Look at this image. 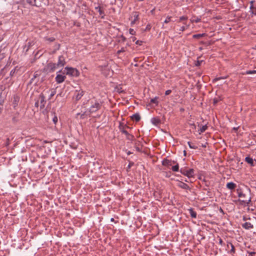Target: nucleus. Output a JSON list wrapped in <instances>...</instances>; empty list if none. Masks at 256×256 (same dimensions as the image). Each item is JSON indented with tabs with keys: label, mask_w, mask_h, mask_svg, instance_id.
<instances>
[{
	"label": "nucleus",
	"mask_w": 256,
	"mask_h": 256,
	"mask_svg": "<svg viewBox=\"0 0 256 256\" xmlns=\"http://www.w3.org/2000/svg\"><path fill=\"white\" fill-rule=\"evenodd\" d=\"M88 102L90 104V106L88 110L89 114L96 112L102 108V103L99 102V100L94 98L90 99Z\"/></svg>",
	"instance_id": "f257e3e1"
},
{
	"label": "nucleus",
	"mask_w": 256,
	"mask_h": 256,
	"mask_svg": "<svg viewBox=\"0 0 256 256\" xmlns=\"http://www.w3.org/2000/svg\"><path fill=\"white\" fill-rule=\"evenodd\" d=\"M26 70V66H16L14 67V68L10 72V75L12 77L16 76H20Z\"/></svg>",
	"instance_id": "f03ea898"
},
{
	"label": "nucleus",
	"mask_w": 256,
	"mask_h": 256,
	"mask_svg": "<svg viewBox=\"0 0 256 256\" xmlns=\"http://www.w3.org/2000/svg\"><path fill=\"white\" fill-rule=\"evenodd\" d=\"M57 68H58L57 66L56 63L50 62L44 68V71L47 73H51L54 72Z\"/></svg>",
	"instance_id": "7ed1b4c3"
},
{
	"label": "nucleus",
	"mask_w": 256,
	"mask_h": 256,
	"mask_svg": "<svg viewBox=\"0 0 256 256\" xmlns=\"http://www.w3.org/2000/svg\"><path fill=\"white\" fill-rule=\"evenodd\" d=\"M20 96L18 94H14L12 98V106L14 110H16L17 108L20 103Z\"/></svg>",
	"instance_id": "20e7f679"
},
{
	"label": "nucleus",
	"mask_w": 256,
	"mask_h": 256,
	"mask_svg": "<svg viewBox=\"0 0 256 256\" xmlns=\"http://www.w3.org/2000/svg\"><path fill=\"white\" fill-rule=\"evenodd\" d=\"M65 70H66V74L72 76H80L79 71L76 68L66 66L65 68Z\"/></svg>",
	"instance_id": "39448f33"
},
{
	"label": "nucleus",
	"mask_w": 256,
	"mask_h": 256,
	"mask_svg": "<svg viewBox=\"0 0 256 256\" xmlns=\"http://www.w3.org/2000/svg\"><path fill=\"white\" fill-rule=\"evenodd\" d=\"M194 170L193 168H190L186 170V168H180V172L184 176H187L188 178H193L194 176Z\"/></svg>",
	"instance_id": "423d86ee"
},
{
	"label": "nucleus",
	"mask_w": 256,
	"mask_h": 256,
	"mask_svg": "<svg viewBox=\"0 0 256 256\" xmlns=\"http://www.w3.org/2000/svg\"><path fill=\"white\" fill-rule=\"evenodd\" d=\"M41 74V71L37 70L35 72L33 78L30 79L29 82V84H31L34 83L35 86H38V82L39 80L38 79H37V78L39 77Z\"/></svg>",
	"instance_id": "0eeeda50"
},
{
	"label": "nucleus",
	"mask_w": 256,
	"mask_h": 256,
	"mask_svg": "<svg viewBox=\"0 0 256 256\" xmlns=\"http://www.w3.org/2000/svg\"><path fill=\"white\" fill-rule=\"evenodd\" d=\"M96 10H97L99 13L100 17L101 19H104L106 16L104 12L105 8L104 6L98 4V6L94 8Z\"/></svg>",
	"instance_id": "6e6552de"
},
{
	"label": "nucleus",
	"mask_w": 256,
	"mask_h": 256,
	"mask_svg": "<svg viewBox=\"0 0 256 256\" xmlns=\"http://www.w3.org/2000/svg\"><path fill=\"white\" fill-rule=\"evenodd\" d=\"M36 43V40L35 39L30 40L27 44H26L24 46H23V51L25 52V54H26L28 50L32 46H34Z\"/></svg>",
	"instance_id": "1a4fd4ad"
},
{
	"label": "nucleus",
	"mask_w": 256,
	"mask_h": 256,
	"mask_svg": "<svg viewBox=\"0 0 256 256\" xmlns=\"http://www.w3.org/2000/svg\"><path fill=\"white\" fill-rule=\"evenodd\" d=\"M21 119L20 113L18 112H14L12 114V120L13 124H16Z\"/></svg>",
	"instance_id": "9d476101"
},
{
	"label": "nucleus",
	"mask_w": 256,
	"mask_h": 256,
	"mask_svg": "<svg viewBox=\"0 0 256 256\" xmlns=\"http://www.w3.org/2000/svg\"><path fill=\"white\" fill-rule=\"evenodd\" d=\"M84 91L82 89H80L79 90H76L74 92V96L76 100H79L84 95Z\"/></svg>",
	"instance_id": "9b49d317"
},
{
	"label": "nucleus",
	"mask_w": 256,
	"mask_h": 256,
	"mask_svg": "<svg viewBox=\"0 0 256 256\" xmlns=\"http://www.w3.org/2000/svg\"><path fill=\"white\" fill-rule=\"evenodd\" d=\"M244 161L250 164V166H256V160L253 159L250 156L245 158Z\"/></svg>",
	"instance_id": "f8f14e48"
},
{
	"label": "nucleus",
	"mask_w": 256,
	"mask_h": 256,
	"mask_svg": "<svg viewBox=\"0 0 256 256\" xmlns=\"http://www.w3.org/2000/svg\"><path fill=\"white\" fill-rule=\"evenodd\" d=\"M176 181L178 182V183L177 184V186L178 188H180L184 189V190H191V188L186 184L184 182H182V180H176Z\"/></svg>",
	"instance_id": "ddd939ff"
},
{
	"label": "nucleus",
	"mask_w": 256,
	"mask_h": 256,
	"mask_svg": "<svg viewBox=\"0 0 256 256\" xmlns=\"http://www.w3.org/2000/svg\"><path fill=\"white\" fill-rule=\"evenodd\" d=\"M58 68L64 66L66 64L65 58L64 56L61 55L58 56V60L57 63H56Z\"/></svg>",
	"instance_id": "4468645a"
},
{
	"label": "nucleus",
	"mask_w": 256,
	"mask_h": 256,
	"mask_svg": "<svg viewBox=\"0 0 256 256\" xmlns=\"http://www.w3.org/2000/svg\"><path fill=\"white\" fill-rule=\"evenodd\" d=\"M134 147L136 149V150L138 152H142L143 144L140 141L134 140Z\"/></svg>",
	"instance_id": "2eb2a0df"
},
{
	"label": "nucleus",
	"mask_w": 256,
	"mask_h": 256,
	"mask_svg": "<svg viewBox=\"0 0 256 256\" xmlns=\"http://www.w3.org/2000/svg\"><path fill=\"white\" fill-rule=\"evenodd\" d=\"M39 98L40 100V109H42L44 108L45 104H46V100L45 96H44L43 93H41L40 95L39 96Z\"/></svg>",
	"instance_id": "dca6fc26"
},
{
	"label": "nucleus",
	"mask_w": 256,
	"mask_h": 256,
	"mask_svg": "<svg viewBox=\"0 0 256 256\" xmlns=\"http://www.w3.org/2000/svg\"><path fill=\"white\" fill-rule=\"evenodd\" d=\"M132 16L134 17V19L131 21V25L135 24L137 21L139 20L140 16V12H134L132 14Z\"/></svg>",
	"instance_id": "f3484780"
},
{
	"label": "nucleus",
	"mask_w": 256,
	"mask_h": 256,
	"mask_svg": "<svg viewBox=\"0 0 256 256\" xmlns=\"http://www.w3.org/2000/svg\"><path fill=\"white\" fill-rule=\"evenodd\" d=\"M37 7H42V6H48L49 5V0H36Z\"/></svg>",
	"instance_id": "a211bd4d"
},
{
	"label": "nucleus",
	"mask_w": 256,
	"mask_h": 256,
	"mask_svg": "<svg viewBox=\"0 0 256 256\" xmlns=\"http://www.w3.org/2000/svg\"><path fill=\"white\" fill-rule=\"evenodd\" d=\"M226 247L228 248H230V250L228 252L234 256V254L236 253V248L234 244L230 242H228Z\"/></svg>",
	"instance_id": "6ab92c4d"
},
{
	"label": "nucleus",
	"mask_w": 256,
	"mask_h": 256,
	"mask_svg": "<svg viewBox=\"0 0 256 256\" xmlns=\"http://www.w3.org/2000/svg\"><path fill=\"white\" fill-rule=\"evenodd\" d=\"M66 78V76L58 74L56 77V81L58 84H60L64 81Z\"/></svg>",
	"instance_id": "aec40b11"
},
{
	"label": "nucleus",
	"mask_w": 256,
	"mask_h": 256,
	"mask_svg": "<svg viewBox=\"0 0 256 256\" xmlns=\"http://www.w3.org/2000/svg\"><path fill=\"white\" fill-rule=\"evenodd\" d=\"M188 20V17L186 16H180L179 19L176 22H182V24L184 25H186Z\"/></svg>",
	"instance_id": "412c9836"
},
{
	"label": "nucleus",
	"mask_w": 256,
	"mask_h": 256,
	"mask_svg": "<svg viewBox=\"0 0 256 256\" xmlns=\"http://www.w3.org/2000/svg\"><path fill=\"white\" fill-rule=\"evenodd\" d=\"M162 163L163 166L168 167L172 165V160L166 158L163 160Z\"/></svg>",
	"instance_id": "4be33fe9"
},
{
	"label": "nucleus",
	"mask_w": 256,
	"mask_h": 256,
	"mask_svg": "<svg viewBox=\"0 0 256 256\" xmlns=\"http://www.w3.org/2000/svg\"><path fill=\"white\" fill-rule=\"evenodd\" d=\"M226 187L228 189L230 190H234L236 187V184L233 182H228Z\"/></svg>",
	"instance_id": "5701e85b"
},
{
	"label": "nucleus",
	"mask_w": 256,
	"mask_h": 256,
	"mask_svg": "<svg viewBox=\"0 0 256 256\" xmlns=\"http://www.w3.org/2000/svg\"><path fill=\"white\" fill-rule=\"evenodd\" d=\"M242 227L246 230H250L254 228V226L249 222H246L242 224Z\"/></svg>",
	"instance_id": "b1692460"
},
{
	"label": "nucleus",
	"mask_w": 256,
	"mask_h": 256,
	"mask_svg": "<svg viewBox=\"0 0 256 256\" xmlns=\"http://www.w3.org/2000/svg\"><path fill=\"white\" fill-rule=\"evenodd\" d=\"M151 122L155 126H158L160 124V120L158 117H154L151 119Z\"/></svg>",
	"instance_id": "393cba45"
},
{
	"label": "nucleus",
	"mask_w": 256,
	"mask_h": 256,
	"mask_svg": "<svg viewBox=\"0 0 256 256\" xmlns=\"http://www.w3.org/2000/svg\"><path fill=\"white\" fill-rule=\"evenodd\" d=\"M236 192L239 198H246V195L245 194H244L242 190L239 187L236 189Z\"/></svg>",
	"instance_id": "a878e982"
},
{
	"label": "nucleus",
	"mask_w": 256,
	"mask_h": 256,
	"mask_svg": "<svg viewBox=\"0 0 256 256\" xmlns=\"http://www.w3.org/2000/svg\"><path fill=\"white\" fill-rule=\"evenodd\" d=\"M118 128L122 132V130H126L125 129L126 128H130V126H128L127 124H124L122 122H120L118 126Z\"/></svg>",
	"instance_id": "bb28decb"
},
{
	"label": "nucleus",
	"mask_w": 256,
	"mask_h": 256,
	"mask_svg": "<svg viewBox=\"0 0 256 256\" xmlns=\"http://www.w3.org/2000/svg\"><path fill=\"white\" fill-rule=\"evenodd\" d=\"M131 118L133 120H135L136 122H138L140 120V116L138 113L134 114L132 116Z\"/></svg>",
	"instance_id": "cd10ccee"
},
{
	"label": "nucleus",
	"mask_w": 256,
	"mask_h": 256,
	"mask_svg": "<svg viewBox=\"0 0 256 256\" xmlns=\"http://www.w3.org/2000/svg\"><path fill=\"white\" fill-rule=\"evenodd\" d=\"M251 200H252V198H251V197H250L248 198V200H241L240 199H238V201L240 202V204H244V205L248 206V204H250V202H251Z\"/></svg>",
	"instance_id": "c85d7f7f"
},
{
	"label": "nucleus",
	"mask_w": 256,
	"mask_h": 256,
	"mask_svg": "<svg viewBox=\"0 0 256 256\" xmlns=\"http://www.w3.org/2000/svg\"><path fill=\"white\" fill-rule=\"evenodd\" d=\"M189 211L190 214L192 218H196L197 214L196 212L194 210L193 208H190L188 210Z\"/></svg>",
	"instance_id": "c756f323"
},
{
	"label": "nucleus",
	"mask_w": 256,
	"mask_h": 256,
	"mask_svg": "<svg viewBox=\"0 0 256 256\" xmlns=\"http://www.w3.org/2000/svg\"><path fill=\"white\" fill-rule=\"evenodd\" d=\"M207 36L206 33L194 34L192 36V38L195 39H200L201 38Z\"/></svg>",
	"instance_id": "7c9ffc66"
},
{
	"label": "nucleus",
	"mask_w": 256,
	"mask_h": 256,
	"mask_svg": "<svg viewBox=\"0 0 256 256\" xmlns=\"http://www.w3.org/2000/svg\"><path fill=\"white\" fill-rule=\"evenodd\" d=\"M26 2L30 6L37 7L36 0H26Z\"/></svg>",
	"instance_id": "2f4dec72"
},
{
	"label": "nucleus",
	"mask_w": 256,
	"mask_h": 256,
	"mask_svg": "<svg viewBox=\"0 0 256 256\" xmlns=\"http://www.w3.org/2000/svg\"><path fill=\"white\" fill-rule=\"evenodd\" d=\"M5 57V54L4 53L0 54V67L2 66V63H4L6 62V60H4Z\"/></svg>",
	"instance_id": "473e14b6"
},
{
	"label": "nucleus",
	"mask_w": 256,
	"mask_h": 256,
	"mask_svg": "<svg viewBox=\"0 0 256 256\" xmlns=\"http://www.w3.org/2000/svg\"><path fill=\"white\" fill-rule=\"evenodd\" d=\"M158 97L156 96L155 98H152L150 100V104H156V106H158Z\"/></svg>",
	"instance_id": "72a5a7b5"
},
{
	"label": "nucleus",
	"mask_w": 256,
	"mask_h": 256,
	"mask_svg": "<svg viewBox=\"0 0 256 256\" xmlns=\"http://www.w3.org/2000/svg\"><path fill=\"white\" fill-rule=\"evenodd\" d=\"M116 90L119 94L126 93L125 91L122 90V88L120 86H117L116 88Z\"/></svg>",
	"instance_id": "f704fd0d"
},
{
	"label": "nucleus",
	"mask_w": 256,
	"mask_h": 256,
	"mask_svg": "<svg viewBox=\"0 0 256 256\" xmlns=\"http://www.w3.org/2000/svg\"><path fill=\"white\" fill-rule=\"evenodd\" d=\"M172 170L173 172H178L179 170V165L178 163L172 167Z\"/></svg>",
	"instance_id": "c9c22d12"
},
{
	"label": "nucleus",
	"mask_w": 256,
	"mask_h": 256,
	"mask_svg": "<svg viewBox=\"0 0 256 256\" xmlns=\"http://www.w3.org/2000/svg\"><path fill=\"white\" fill-rule=\"evenodd\" d=\"M188 144L190 148L196 150L198 148L197 146H196L195 144H193L190 142H188Z\"/></svg>",
	"instance_id": "e433bc0d"
},
{
	"label": "nucleus",
	"mask_w": 256,
	"mask_h": 256,
	"mask_svg": "<svg viewBox=\"0 0 256 256\" xmlns=\"http://www.w3.org/2000/svg\"><path fill=\"white\" fill-rule=\"evenodd\" d=\"M78 116V115H80V118L81 119H84V118H86L87 116H88V114H87V112H84L83 114H81L80 113H78L77 114Z\"/></svg>",
	"instance_id": "4c0bfd02"
},
{
	"label": "nucleus",
	"mask_w": 256,
	"mask_h": 256,
	"mask_svg": "<svg viewBox=\"0 0 256 256\" xmlns=\"http://www.w3.org/2000/svg\"><path fill=\"white\" fill-rule=\"evenodd\" d=\"M44 39L46 41H48L50 42H53L56 40V38L54 37L48 38L46 36L44 38Z\"/></svg>",
	"instance_id": "58836bf2"
},
{
	"label": "nucleus",
	"mask_w": 256,
	"mask_h": 256,
	"mask_svg": "<svg viewBox=\"0 0 256 256\" xmlns=\"http://www.w3.org/2000/svg\"><path fill=\"white\" fill-rule=\"evenodd\" d=\"M172 16H168L166 17V20L164 21V24H168V22H171L172 20Z\"/></svg>",
	"instance_id": "ea45409f"
},
{
	"label": "nucleus",
	"mask_w": 256,
	"mask_h": 256,
	"mask_svg": "<svg viewBox=\"0 0 256 256\" xmlns=\"http://www.w3.org/2000/svg\"><path fill=\"white\" fill-rule=\"evenodd\" d=\"M126 140H130V141L134 140V136L132 134H129V135H128L126 137Z\"/></svg>",
	"instance_id": "a19ab883"
},
{
	"label": "nucleus",
	"mask_w": 256,
	"mask_h": 256,
	"mask_svg": "<svg viewBox=\"0 0 256 256\" xmlns=\"http://www.w3.org/2000/svg\"><path fill=\"white\" fill-rule=\"evenodd\" d=\"M50 91V97L48 98L49 100L51 99L52 98V97L56 94V90H50L49 92Z\"/></svg>",
	"instance_id": "79ce46f5"
},
{
	"label": "nucleus",
	"mask_w": 256,
	"mask_h": 256,
	"mask_svg": "<svg viewBox=\"0 0 256 256\" xmlns=\"http://www.w3.org/2000/svg\"><path fill=\"white\" fill-rule=\"evenodd\" d=\"M189 26H190V24H186V25L180 27V30L182 31V32H184L186 28H188L189 27Z\"/></svg>",
	"instance_id": "37998d69"
},
{
	"label": "nucleus",
	"mask_w": 256,
	"mask_h": 256,
	"mask_svg": "<svg viewBox=\"0 0 256 256\" xmlns=\"http://www.w3.org/2000/svg\"><path fill=\"white\" fill-rule=\"evenodd\" d=\"M208 128V126L206 124L204 126H202V127L200 128V132H204Z\"/></svg>",
	"instance_id": "c03bdc74"
},
{
	"label": "nucleus",
	"mask_w": 256,
	"mask_h": 256,
	"mask_svg": "<svg viewBox=\"0 0 256 256\" xmlns=\"http://www.w3.org/2000/svg\"><path fill=\"white\" fill-rule=\"evenodd\" d=\"M256 74V70H246L244 74Z\"/></svg>",
	"instance_id": "a18cd8bd"
},
{
	"label": "nucleus",
	"mask_w": 256,
	"mask_h": 256,
	"mask_svg": "<svg viewBox=\"0 0 256 256\" xmlns=\"http://www.w3.org/2000/svg\"><path fill=\"white\" fill-rule=\"evenodd\" d=\"M250 12L252 15L256 16V4L254 6V9L250 10Z\"/></svg>",
	"instance_id": "49530a36"
},
{
	"label": "nucleus",
	"mask_w": 256,
	"mask_h": 256,
	"mask_svg": "<svg viewBox=\"0 0 256 256\" xmlns=\"http://www.w3.org/2000/svg\"><path fill=\"white\" fill-rule=\"evenodd\" d=\"M255 4H256V3L254 0H252L250 2V10L254 9V6H255Z\"/></svg>",
	"instance_id": "de8ad7c7"
},
{
	"label": "nucleus",
	"mask_w": 256,
	"mask_h": 256,
	"mask_svg": "<svg viewBox=\"0 0 256 256\" xmlns=\"http://www.w3.org/2000/svg\"><path fill=\"white\" fill-rule=\"evenodd\" d=\"M220 100H221V99L220 98H214L213 100L214 104H216Z\"/></svg>",
	"instance_id": "09e8293b"
},
{
	"label": "nucleus",
	"mask_w": 256,
	"mask_h": 256,
	"mask_svg": "<svg viewBox=\"0 0 256 256\" xmlns=\"http://www.w3.org/2000/svg\"><path fill=\"white\" fill-rule=\"evenodd\" d=\"M228 76H225V77H223V76H220V77H218V78H216L214 80V82H216V81H218L220 80H222V79H224V78H227Z\"/></svg>",
	"instance_id": "8fccbe9b"
},
{
	"label": "nucleus",
	"mask_w": 256,
	"mask_h": 256,
	"mask_svg": "<svg viewBox=\"0 0 256 256\" xmlns=\"http://www.w3.org/2000/svg\"><path fill=\"white\" fill-rule=\"evenodd\" d=\"M152 28V26L150 24H148L144 30V31H150Z\"/></svg>",
	"instance_id": "3c124183"
},
{
	"label": "nucleus",
	"mask_w": 256,
	"mask_h": 256,
	"mask_svg": "<svg viewBox=\"0 0 256 256\" xmlns=\"http://www.w3.org/2000/svg\"><path fill=\"white\" fill-rule=\"evenodd\" d=\"M203 60H198L196 62H195V66H200L202 63V62Z\"/></svg>",
	"instance_id": "603ef678"
},
{
	"label": "nucleus",
	"mask_w": 256,
	"mask_h": 256,
	"mask_svg": "<svg viewBox=\"0 0 256 256\" xmlns=\"http://www.w3.org/2000/svg\"><path fill=\"white\" fill-rule=\"evenodd\" d=\"M129 32L132 35H136V31L132 28H130Z\"/></svg>",
	"instance_id": "864d4df0"
},
{
	"label": "nucleus",
	"mask_w": 256,
	"mask_h": 256,
	"mask_svg": "<svg viewBox=\"0 0 256 256\" xmlns=\"http://www.w3.org/2000/svg\"><path fill=\"white\" fill-rule=\"evenodd\" d=\"M4 102V100L0 96V106H3Z\"/></svg>",
	"instance_id": "5fc2aeb1"
},
{
	"label": "nucleus",
	"mask_w": 256,
	"mask_h": 256,
	"mask_svg": "<svg viewBox=\"0 0 256 256\" xmlns=\"http://www.w3.org/2000/svg\"><path fill=\"white\" fill-rule=\"evenodd\" d=\"M200 20H201L200 18H197L195 20H191V22L192 23H193V22L198 23V22H200Z\"/></svg>",
	"instance_id": "6e6d98bb"
},
{
	"label": "nucleus",
	"mask_w": 256,
	"mask_h": 256,
	"mask_svg": "<svg viewBox=\"0 0 256 256\" xmlns=\"http://www.w3.org/2000/svg\"><path fill=\"white\" fill-rule=\"evenodd\" d=\"M60 44H56V48L55 50L53 52L54 53V52H56V50H59V49H60Z\"/></svg>",
	"instance_id": "4d7b16f0"
},
{
	"label": "nucleus",
	"mask_w": 256,
	"mask_h": 256,
	"mask_svg": "<svg viewBox=\"0 0 256 256\" xmlns=\"http://www.w3.org/2000/svg\"><path fill=\"white\" fill-rule=\"evenodd\" d=\"M134 164V162H130L128 166L127 169H130L133 165Z\"/></svg>",
	"instance_id": "13d9d810"
},
{
	"label": "nucleus",
	"mask_w": 256,
	"mask_h": 256,
	"mask_svg": "<svg viewBox=\"0 0 256 256\" xmlns=\"http://www.w3.org/2000/svg\"><path fill=\"white\" fill-rule=\"evenodd\" d=\"M126 50H125L124 48H122L120 50H118L117 52V54H119L120 53L124 52Z\"/></svg>",
	"instance_id": "bf43d9fd"
},
{
	"label": "nucleus",
	"mask_w": 256,
	"mask_h": 256,
	"mask_svg": "<svg viewBox=\"0 0 256 256\" xmlns=\"http://www.w3.org/2000/svg\"><path fill=\"white\" fill-rule=\"evenodd\" d=\"M52 121L54 124H56L58 122V118L56 116H54L52 118Z\"/></svg>",
	"instance_id": "052dcab7"
},
{
	"label": "nucleus",
	"mask_w": 256,
	"mask_h": 256,
	"mask_svg": "<svg viewBox=\"0 0 256 256\" xmlns=\"http://www.w3.org/2000/svg\"><path fill=\"white\" fill-rule=\"evenodd\" d=\"M142 43H143V42L142 40H138L136 42V44L139 45V46L142 45Z\"/></svg>",
	"instance_id": "680f3d73"
},
{
	"label": "nucleus",
	"mask_w": 256,
	"mask_h": 256,
	"mask_svg": "<svg viewBox=\"0 0 256 256\" xmlns=\"http://www.w3.org/2000/svg\"><path fill=\"white\" fill-rule=\"evenodd\" d=\"M120 38H122V42H124L126 40V38L122 34L120 36Z\"/></svg>",
	"instance_id": "e2e57ef3"
},
{
	"label": "nucleus",
	"mask_w": 256,
	"mask_h": 256,
	"mask_svg": "<svg viewBox=\"0 0 256 256\" xmlns=\"http://www.w3.org/2000/svg\"><path fill=\"white\" fill-rule=\"evenodd\" d=\"M155 10H156V8L154 7L152 10H150V13L152 15V16L155 15Z\"/></svg>",
	"instance_id": "0e129e2a"
},
{
	"label": "nucleus",
	"mask_w": 256,
	"mask_h": 256,
	"mask_svg": "<svg viewBox=\"0 0 256 256\" xmlns=\"http://www.w3.org/2000/svg\"><path fill=\"white\" fill-rule=\"evenodd\" d=\"M248 253L249 254V256H254L256 254V252H248Z\"/></svg>",
	"instance_id": "69168bd1"
},
{
	"label": "nucleus",
	"mask_w": 256,
	"mask_h": 256,
	"mask_svg": "<svg viewBox=\"0 0 256 256\" xmlns=\"http://www.w3.org/2000/svg\"><path fill=\"white\" fill-rule=\"evenodd\" d=\"M172 92V90H168L166 91L165 92V95L168 96Z\"/></svg>",
	"instance_id": "338daca9"
},
{
	"label": "nucleus",
	"mask_w": 256,
	"mask_h": 256,
	"mask_svg": "<svg viewBox=\"0 0 256 256\" xmlns=\"http://www.w3.org/2000/svg\"><path fill=\"white\" fill-rule=\"evenodd\" d=\"M219 244H220L221 246H223L224 244L223 240H222V239L221 238H219Z\"/></svg>",
	"instance_id": "774afa93"
}]
</instances>
